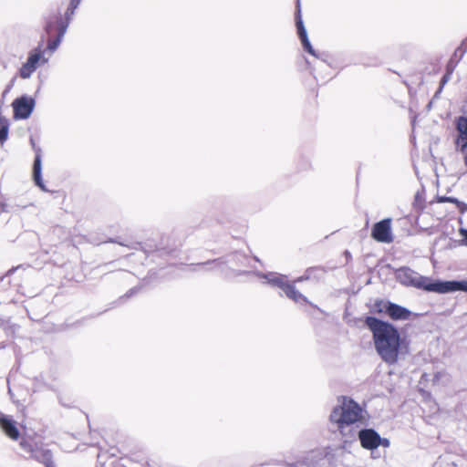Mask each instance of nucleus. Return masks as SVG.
I'll return each instance as SVG.
<instances>
[{"label": "nucleus", "instance_id": "nucleus-5", "mask_svg": "<svg viewBox=\"0 0 467 467\" xmlns=\"http://www.w3.org/2000/svg\"><path fill=\"white\" fill-rule=\"evenodd\" d=\"M361 446L366 450H375L379 446L388 448L389 441L381 438L379 434L372 429L361 430L358 432Z\"/></svg>", "mask_w": 467, "mask_h": 467}, {"label": "nucleus", "instance_id": "nucleus-10", "mask_svg": "<svg viewBox=\"0 0 467 467\" xmlns=\"http://www.w3.org/2000/svg\"><path fill=\"white\" fill-rule=\"evenodd\" d=\"M41 53L40 52H33L28 57L26 62L23 65L20 69V76L23 78H27L31 76V74L37 67L39 61L41 60Z\"/></svg>", "mask_w": 467, "mask_h": 467}, {"label": "nucleus", "instance_id": "nucleus-18", "mask_svg": "<svg viewBox=\"0 0 467 467\" xmlns=\"http://www.w3.org/2000/svg\"><path fill=\"white\" fill-rule=\"evenodd\" d=\"M48 460H49V456H47H47H45V461H47V462Z\"/></svg>", "mask_w": 467, "mask_h": 467}, {"label": "nucleus", "instance_id": "nucleus-15", "mask_svg": "<svg viewBox=\"0 0 467 467\" xmlns=\"http://www.w3.org/2000/svg\"><path fill=\"white\" fill-rule=\"evenodd\" d=\"M9 125L7 120L0 117V143L3 144L8 137Z\"/></svg>", "mask_w": 467, "mask_h": 467}, {"label": "nucleus", "instance_id": "nucleus-13", "mask_svg": "<svg viewBox=\"0 0 467 467\" xmlns=\"http://www.w3.org/2000/svg\"><path fill=\"white\" fill-rule=\"evenodd\" d=\"M297 30H298V35H299V37L301 39V42L304 46V47L307 50V52H309L311 55L313 56H316L315 54V51L307 38V35H306V31L303 26V23L302 21H298L297 22Z\"/></svg>", "mask_w": 467, "mask_h": 467}, {"label": "nucleus", "instance_id": "nucleus-17", "mask_svg": "<svg viewBox=\"0 0 467 467\" xmlns=\"http://www.w3.org/2000/svg\"><path fill=\"white\" fill-rule=\"evenodd\" d=\"M459 234H461V236L462 237V244L467 246V229H464V228H461L459 230Z\"/></svg>", "mask_w": 467, "mask_h": 467}, {"label": "nucleus", "instance_id": "nucleus-2", "mask_svg": "<svg viewBox=\"0 0 467 467\" xmlns=\"http://www.w3.org/2000/svg\"><path fill=\"white\" fill-rule=\"evenodd\" d=\"M329 419L348 441L356 436V431L348 430V428L356 423L365 422L367 412L352 399L342 397L338 400V404L332 410Z\"/></svg>", "mask_w": 467, "mask_h": 467}, {"label": "nucleus", "instance_id": "nucleus-7", "mask_svg": "<svg viewBox=\"0 0 467 467\" xmlns=\"http://www.w3.org/2000/svg\"><path fill=\"white\" fill-rule=\"evenodd\" d=\"M371 236L378 242L389 244L393 241L391 220L384 219L374 224Z\"/></svg>", "mask_w": 467, "mask_h": 467}, {"label": "nucleus", "instance_id": "nucleus-8", "mask_svg": "<svg viewBox=\"0 0 467 467\" xmlns=\"http://www.w3.org/2000/svg\"><path fill=\"white\" fill-rule=\"evenodd\" d=\"M14 116L16 119H27L35 107V100L27 96L14 100Z\"/></svg>", "mask_w": 467, "mask_h": 467}, {"label": "nucleus", "instance_id": "nucleus-4", "mask_svg": "<svg viewBox=\"0 0 467 467\" xmlns=\"http://www.w3.org/2000/svg\"><path fill=\"white\" fill-rule=\"evenodd\" d=\"M262 277L265 279V283L280 287L285 295L294 301L298 302L300 299H303L302 295L296 292L294 287L288 284L286 276L276 273H268L263 275Z\"/></svg>", "mask_w": 467, "mask_h": 467}, {"label": "nucleus", "instance_id": "nucleus-16", "mask_svg": "<svg viewBox=\"0 0 467 467\" xmlns=\"http://www.w3.org/2000/svg\"><path fill=\"white\" fill-rule=\"evenodd\" d=\"M64 34V30L61 31V33L59 34L57 40L55 41H52L48 44V49L51 50L52 52L55 51L57 49V47H58L60 41H61V38H62V36Z\"/></svg>", "mask_w": 467, "mask_h": 467}, {"label": "nucleus", "instance_id": "nucleus-11", "mask_svg": "<svg viewBox=\"0 0 467 467\" xmlns=\"http://www.w3.org/2000/svg\"><path fill=\"white\" fill-rule=\"evenodd\" d=\"M0 427L2 431L12 440L19 438V431L16 428V422L5 414H0Z\"/></svg>", "mask_w": 467, "mask_h": 467}, {"label": "nucleus", "instance_id": "nucleus-12", "mask_svg": "<svg viewBox=\"0 0 467 467\" xmlns=\"http://www.w3.org/2000/svg\"><path fill=\"white\" fill-rule=\"evenodd\" d=\"M457 131L458 137L456 140V145L461 150H463L467 147V119L461 117L457 120Z\"/></svg>", "mask_w": 467, "mask_h": 467}, {"label": "nucleus", "instance_id": "nucleus-9", "mask_svg": "<svg viewBox=\"0 0 467 467\" xmlns=\"http://www.w3.org/2000/svg\"><path fill=\"white\" fill-rule=\"evenodd\" d=\"M435 293L445 294L456 291L467 292V280L462 281H436L433 288Z\"/></svg>", "mask_w": 467, "mask_h": 467}, {"label": "nucleus", "instance_id": "nucleus-3", "mask_svg": "<svg viewBox=\"0 0 467 467\" xmlns=\"http://www.w3.org/2000/svg\"><path fill=\"white\" fill-rule=\"evenodd\" d=\"M397 279L405 285H411L417 288H422L429 292H434L436 281L422 276L410 268H400L397 271Z\"/></svg>", "mask_w": 467, "mask_h": 467}, {"label": "nucleus", "instance_id": "nucleus-1", "mask_svg": "<svg viewBox=\"0 0 467 467\" xmlns=\"http://www.w3.org/2000/svg\"><path fill=\"white\" fill-rule=\"evenodd\" d=\"M366 324L372 332L377 353L387 364H396L406 348L399 331L392 325L373 317H367Z\"/></svg>", "mask_w": 467, "mask_h": 467}, {"label": "nucleus", "instance_id": "nucleus-6", "mask_svg": "<svg viewBox=\"0 0 467 467\" xmlns=\"http://www.w3.org/2000/svg\"><path fill=\"white\" fill-rule=\"evenodd\" d=\"M373 311L379 314H387L395 320H406L410 316V312L408 309L388 301L375 303Z\"/></svg>", "mask_w": 467, "mask_h": 467}, {"label": "nucleus", "instance_id": "nucleus-14", "mask_svg": "<svg viewBox=\"0 0 467 467\" xmlns=\"http://www.w3.org/2000/svg\"><path fill=\"white\" fill-rule=\"evenodd\" d=\"M41 157L37 153L36 156V160L34 162V180L36 183V185L41 188L43 191H47L46 187L43 183L42 177H41Z\"/></svg>", "mask_w": 467, "mask_h": 467}]
</instances>
